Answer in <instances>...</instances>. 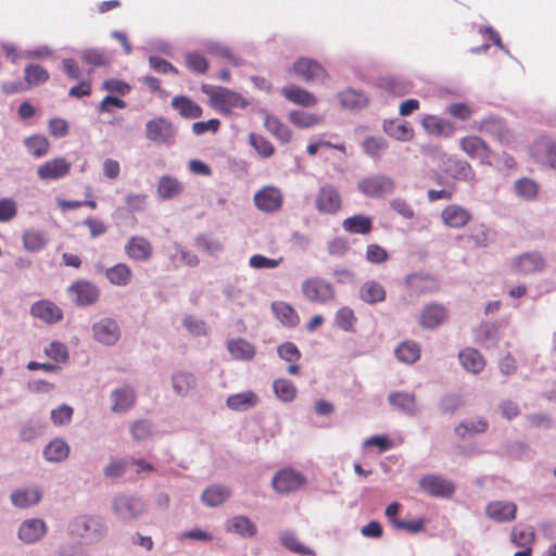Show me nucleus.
Segmentation results:
<instances>
[{"label":"nucleus","mask_w":556,"mask_h":556,"mask_svg":"<svg viewBox=\"0 0 556 556\" xmlns=\"http://www.w3.org/2000/svg\"><path fill=\"white\" fill-rule=\"evenodd\" d=\"M195 245L198 249L211 255L223 250V243L207 233L198 235L195 238Z\"/></svg>","instance_id":"4d7b16f0"},{"label":"nucleus","mask_w":556,"mask_h":556,"mask_svg":"<svg viewBox=\"0 0 556 556\" xmlns=\"http://www.w3.org/2000/svg\"><path fill=\"white\" fill-rule=\"evenodd\" d=\"M315 208L323 215H334L342 208V197L331 184L321 186L315 195Z\"/></svg>","instance_id":"20e7f679"},{"label":"nucleus","mask_w":556,"mask_h":556,"mask_svg":"<svg viewBox=\"0 0 556 556\" xmlns=\"http://www.w3.org/2000/svg\"><path fill=\"white\" fill-rule=\"evenodd\" d=\"M228 530L241 536L251 538L256 533L255 525L244 516H237L229 522Z\"/></svg>","instance_id":"09e8293b"},{"label":"nucleus","mask_w":556,"mask_h":556,"mask_svg":"<svg viewBox=\"0 0 556 556\" xmlns=\"http://www.w3.org/2000/svg\"><path fill=\"white\" fill-rule=\"evenodd\" d=\"M306 482L305 477L291 468L278 471L271 481L273 488L278 493H290L300 490Z\"/></svg>","instance_id":"0eeeda50"},{"label":"nucleus","mask_w":556,"mask_h":556,"mask_svg":"<svg viewBox=\"0 0 556 556\" xmlns=\"http://www.w3.org/2000/svg\"><path fill=\"white\" fill-rule=\"evenodd\" d=\"M288 117L298 128H311L323 123V116L300 110L291 111Z\"/></svg>","instance_id":"c03bdc74"},{"label":"nucleus","mask_w":556,"mask_h":556,"mask_svg":"<svg viewBox=\"0 0 556 556\" xmlns=\"http://www.w3.org/2000/svg\"><path fill=\"white\" fill-rule=\"evenodd\" d=\"M125 253L132 261L147 262L153 254V247L148 239L132 236L125 244Z\"/></svg>","instance_id":"aec40b11"},{"label":"nucleus","mask_w":556,"mask_h":556,"mask_svg":"<svg viewBox=\"0 0 556 556\" xmlns=\"http://www.w3.org/2000/svg\"><path fill=\"white\" fill-rule=\"evenodd\" d=\"M386 134L400 141H409L414 137V129L407 122L389 121L384 122Z\"/></svg>","instance_id":"f704fd0d"},{"label":"nucleus","mask_w":556,"mask_h":556,"mask_svg":"<svg viewBox=\"0 0 556 556\" xmlns=\"http://www.w3.org/2000/svg\"><path fill=\"white\" fill-rule=\"evenodd\" d=\"M394 354L400 362L414 364L420 358L421 350L417 342L405 340L395 348Z\"/></svg>","instance_id":"473e14b6"},{"label":"nucleus","mask_w":556,"mask_h":556,"mask_svg":"<svg viewBox=\"0 0 556 556\" xmlns=\"http://www.w3.org/2000/svg\"><path fill=\"white\" fill-rule=\"evenodd\" d=\"M357 189L368 198H382L393 193L395 181L386 175H371L357 182Z\"/></svg>","instance_id":"7ed1b4c3"},{"label":"nucleus","mask_w":556,"mask_h":556,"mask_svg":"<svg viewBox=\"0 0 556 556\" xmlns=\"http://www.w3.org/2000/svg\"><path fill=\"white\" fill-rule=\"evenodd\" d=\"M17 215V204L11 198L0 199V223H8Z\"/></svg>","instance_id":"774afa93"},{"label":"nucleus","mask_w":556,"mask_h":556,"mask_svg":"<svg viewBox=\"0 0 556 556\" xmlns=\"http://www.w3.org/2000/svg\"><path fill=\"white\" fill-rule=\"evenodd\" d=\"M106 279L115 286H127L132 277L130 267L125 263H118L105 270Z\"/></svg>","instance_id":"58836bf2"},{"label":"nucleus","mask_w":556,"mask_h":556,"mask_svg":"<svg viewBox=\"0 0 556 556\" xmlns=\"http://www.w3.org/2000/svg\"><path fill=\"white\" fill-rule=\"evenodd\" d=\"M146 136L155 143H170L175 138V128L167 118L156 117L146 124Z\"/></svg>","instance_id":"6e6552de"},{"label":"nucleus","mask_w":556,"mask_h":556,"mask_svg":"<svg viewBox=\"0 0 556 556\" xmlns=\"http://www.w3.org/2000/svg\"><path fill=\"white\" fill-rule=\"evenodd\" d=\"M230 496V491L220 485H211L202 493V502L211 507L222 505Z\"/></svg>","instance_id":"37998d69"},{"label":"nucleus","mask_w":556,"mask_h":556,"mask_svg":"<svg viewBox=\"0 0 556 556\" xmlns=\"http://www.w3.org/2000/svg\"><path fill=\"white\" fill-rule=\"evenodd\" d=\"M343 229L349 233H369L372 229V219L363 214H356L342 222Z\"/></svg>","instance_id":"72a5a7b5"},{"label":"nucleus","mask_w":556,"mask_h":556,"mask_svg":"<svg viewBox=\"0 0 556 556\" xmlns=\"http://www.w3.org/2000/svg\"><path fill=\"white\" fill-rule=\"evenodd\" d=\"M338 99L341 105L349 110H361L367 106L369 99L368 97L357 90L348 88L338 94Z\"/></svg>","instance_id":"2f4dec72"},{"label":"nucleus","mask_w":556,"mask_h":556,"mask_svg":"<svg viewBox=\"0 0 556 556\" xmlns=\"http://www.w3.org/2000/svg\"><path fill=\"white\" fill-rule=\"evenodd\" d=\"M281 93L290 102L304 108H313L317 103V100L312 92L295 85L285 86L281 89Z\"/></svg>","instance_id":"bb28decb"},{"label":"nucleus","mask_w":556,"mask_h":556,"mask_svg":"<svg viewBox=\"0 0 556 556\" xmlns=\"http://www.w3.org/2000/svg\"><path fill=\"white\" fill-rule=\"evenodd\" d=\"M203 91L210 96L212 104L220 112L230 113L236 109H245L248 105L245 98L227 88L217 87L210 91L203 87Z\"/></svg>","instance_id":"f03ea898"},{"label":"nucleus","mask_w":556,"mask_h":556,"mask_svg":"<svg viewBox=\"0 0 556 556\" xmlns=\"http://www.w3.org/2000/svg\"><path fill=\"white\" fill-rule=\"evenodd\" d=\"M357 321V318L353 312L352 308L348 306H343L340 309L337 311L334 315V323L336 325L346 332L354 331L355 324Z\"/></svg>","instance_id":"3c124183"},{"label":"nucleus","mask_w":556,"mask_h":556,"mask_svg":"<svg viewBox=\"0 0 556 556\" xmlns=\"http://www.w3.org/2000/svg\"><path fill=\"white\" fill-rule=\"evenodd\" d=\"M405 286L412 295L420 296L429 293L438 292L440 289L439 281L430 274L414 273L405 278Z\"/></svg>","instance_id":"423d86ee"},{"label":"nucleus","mask_w":556,"mask_h":556,"mask_svg":"<svg viewBox=\"0 0 556 556\" xmlns=\"http://www.w3.org/2000/svg\"><path fill=\"white\" fill-rule=\"evenodd\" d=\"M113 406L112 410L122 413L129 409L136 400L135 391L128 387L116 389L112 393Z\"/></svg>","instance_id":"ea45409f"},{"label":"nucleus","mask_w":556,"mask_h":556,"mask_svg":"<svg viewBox=\"0 0 556 556\" xmlns=\"http://www.w3.org/2000/svg\"><path fill=\"white\" fill-rule=\"evenodd\" d=\"M545 266V261L540 253H523L513 260L511 270L518 275H531L541 271Z\"/></svg>","instance_id":"4468645a"},{"label":"nucleus","mask_w":556,"mask_h":556,"mask_svg":"<svg viewBox=\"0 0 556 556\" xmlns=\"http://www.w3.org/2000/svg\"><path fill=\"white\" fill-rule=\"evenodd\" d=\"M447 318V311L444 305L429 303L425 305L418 316L419 325L426 329H433L442 325Z\"/></svg>","instance_id":"a211bd4d"},{"label":"nucleus","mask_w":556,"mask_h":556,"mask_svg":"<svg viewBox=\"0 0 556 556\" xmlns=\"http://www.w3.org/2000/svg\"><path fill=\"white\" fill-rule=\"evenodd\" d=\"M172 106L186 118H199L202 115V108L186 96L174 97Z\"/></svg>","instance_id":"c756f323"},{"label":"nucleus","mask_w":556,"mask_h":556,"mask_svg":"<svg viewBox=\"0 0 556 556\" xmlns=\"http://www.w3.org/2000/svg\"><path fill=\"white\" fill-rule=\"evenodd\" d=\"M25 144L29 153L37 159L46 155L50 148L48 139L42 136H33L26 139Z\"/></svg>","instance_id":"13d9d810"},{"label":"nucleus","mask_w":556,"mask_h":556,"mask_svg":"<svg viewBox=\"0 0 556 556\" xmlns=\"http://www.w3.org/2000/svg\"><path fill=\"white\" fill-rule=\"evenodd\" d=\"M280 541L282 545L292 553L299 555L315 556L314 551L301 544L293 532H282L280 535Z\"/></svg>","instance_id":"8fccbe9b"},{"label":"nucleus","mask_w":556,"mask_h":556,"mask_svg":"<svg viewBox=\"0 0 556 556\" xmlns=\"http://www.w3.org/2000/svg\"><path fill=\"white\" fill-rule=\"evenodd\" d=\"M30 315L49 325L56 324L63 319L62 309L50 300H39L33 303Z\"/></svg>","instance_id":"2eb2a0df"},{"label":"nucleus","mask_w":556,"mask_h":556,"mask_svg":"<svg viewBox=\"0 0 556 556\" xmlns=\"http://www.w3.org/2000/svg\"><path fill=\"white\" fill-rule=\"evenodd\" d=\"M249 143L256 150L262 157H270L275 153L274 144L265 137L257 134L249 135Z\"/></svg>","instance_id":"5fc2aeb1"},{"label":"nucleus","mask_w":556,"mask_h":556,"mask_svg":"<svg viewBox=\"0 0 556 556\" xmlns=\"http://www.w3.org/2000/svg\"><path fill=\"white\" fill-rule=\"evenodd\" d=\"M515 192L525 199H534L539 192V186L529 178H521L515 182Z\"/></svg>","instance_id":"e2e57ef3"},{"label":"nucleus","mask_w":556,"mask_h":556,"mask_svg":"<svg viewBox=\"0 0 556 556\" xmlns=\"http://www.w3.org/2000/svg\"><path fill=\"white\" fill-rule=\"evenodd\" d=\"M184 191L182 184L175 177L164 175L157 184V194L162 200L173 199Z\"/></svg>","instance_id":"c9c22d12"},{"label":"nucleus","mask_w":556,"mask_h":556,"mask_svg":"<svg viewBox=\"0 0 556 556\" xmlns=\"http://www.w3.org/2000/svg\"><path fill=\"white\" fill-rule=\"evenodd\" d=\"M301 292L309 303L327 304L336 299L333 285L320 277H309L302 281Z\"/></svg>","instance_id":"f257e3e1"},{"label":"nucleus","mask_w":556,"mask_h":556,"mask_svg":"<svg viewBox=\"0 0 556 556\" xmlns=\"http://www.w3.org/2000/svg\"><path fill=\"white\" fill-rule=\"evenodd\" d=\"M71 167V163L64 157H55L41 164L37 168V175L41 180H58L67 176Z\"/></svg>","instance_id":"dca6fc26"},{"label":"nucleus","mask_w":556,"mask_h":556,"mask_svg":"<svg viewBox=\"0 0 556 556\" xmlns=\"http://www.w3.org/2000/svg\"><path fill=\"white\" fill-rule=\"evenodd\" d=\"M419 489L432 497H451L455 493V484L438 475H425L418 481Z\"/></svg>","instance_id":"39448f33"},{"label":"nucleus","mask_w":556,"mask_h":556,"mask_svg":"<svg viewBox=\"0 0 556 556\" xmlns=\"http://www.w3.org/2000/svg\"><path fill=\"white\" fill-rule=\"evenodd\" d=\"M475 129L494 137L501 144H510L514 141V134L500 118H486L475 124Z\"/></svg>","instance_id":"1a4fd4ad"},{"label":"nucleus","mask_w":556,"mask_h":556,"mask_svg":"<svg viewBox=\"0 0 556 556\" xmlns=\"http://www.w3.org/2000/svg\"><path fill=\"white\" fill-rule=\"evenodd\" d=\"M195 386V378L189 372H177L173 377V388L178 395H187Z\"/></svg>","instance_id":"864d4df0"},{"label":"nucleus","mask_w":556,"mask_h":556,"mask_svg":"<svg viewBox=\"0 0 556 556\" xmlns=\"http://www.w3.org/2000/svg\"><path fill=\"white\" fill-rule=\"evenodd\" d=\"M363 148L369 156L378 159L387 150L388 143L382 138L368 137L364 140Z\"/></svg>","instance_id":"680f3d73"},{"label":"nucleus","mask_w":556,"mask_h":556,"mask_svg":"<svg viewBox=\"0 0 556 556\" xmlns=\"http://www.w3.org/2000/svg\"><path fill=\"white\" fill-rule=\"evenodd\" d=\"M532 157L542 164L556 167V141L542 137L534 141L531 148Z\"/></svg>","instance_id":"f3484780"},{"label":"nucleus","mask_w":556,"mask_h":556,"mask_svg":"<svg viewBox=\"0 0 556 556\" xmlns=\"http://www.w3.org/2000/svg\"><path fill=\"white\" fill-rule=\"evenodd\" d=\"M47 240L45 236L37 230H28L23 235L24 248L29 252H36L45 248Z\"/></svg>","instance_id":"bf43d9fd"},{"label":"nucleus","mask_w":556,"mask_h":556,"mask_svg":"<svg viewBox=\"0 0 556 556\" xmlns=\"http://www.w3.org/2000/svg\"><path fill=\"white\" fill-rule=\"evenodd\" d=\"M227 349L231 356L239 361L252 359L255 355V348L253 344L244 339H231L227 343Z\"/></svg>","instance_id":"4c0bfd02"},{"label":"nucleus","mask_w":556,"mask_h":556,"mask_svg":"<svg viewBox=\"0 0 556 556\" xmlns=\"http://www.w3.org/2000/svg\"><path fill=\"white\" fill-rule=\"evenodd\" d=\"M516 511L517 506L511 502H492L485 508L486 516L497 522L514 520Z\"/></svg>","instance_id":"4be33fe9"},{"label":"nucleus","mask_w":556,"mask_h":556,"mask_svg":"<svg viewBox=\"0 0 556 556\" xmlns=\"http://www.w3.org/2000/svg\"><path fill=\"white\" fill-rule=\"evenodd\" d=\"M113 507L122 518L126 519H135L143 511V504L139 500L125 495L116 497Z\"/></svg>","instance_id":"5701e85b"},{"label":"nucleus","mask_w":556,"mask_h":556,"mask_svg":"<svg viewBox=\"0 0 556 556\" xmlns=\"http://www.w3.org/2000/svg\"><path fill=\"white\" fill-rule=\"evenodd\" d=\"M254 203L260 211L274 213L281 208L283 203V195L280 189L273 186H267L254 194Z\"/></svg>","instance_id":"9d476101"},{"label":"nucleus","mask_w":556,"mask_h":556,"mask_svg":"<svg viewBox=\"0 0 556 556\" xmlns=\"http://www.w3.org/2000/svg\"><path fill=\"white\" fill-rule=\"evenodd\" d=\"M387 292L384 287L375 280L366 281L359 289V298L368 304H376L386 300Z\"/></svg>","instance_id":"c85d7f7f"},{"label":"nucleus","mask_w":556,"mask_h":556,"mask_svg":"<svg viewBox=\"0 0 556 556\" xmlns=\"http://www.w3.org/2000/svg\"><path fill=\"white\" fill-rule=\"evenodd\" d=\"M207 50L211 54L225 60L233 66H239L241 64L240 59L226 46L215 43L208 46Z\"/></svg>","instance_id":"69168bd1"},{"label":"nucleus","mask_w":556,"mask_h":556,"mask_svg":"<svg viewBox=\"0 0 556 556\" xmlns=\"http://www.w3.org/2000/svg\"><path fill=\"white\" fill-rule=\"evenodd\" d=\"M488 429V421L484 418H480L477 421L462 422L455 428V433L459 438L466 435L483 433Z\"/></svg>","instance_id":"6e6d98bb"},{"label":"nucleus","mask_w":556,"mask_h":556,"mask_svg":"<svg viewBox=\"0 0 556 556\" xmlns=\"http://www.w3.org/2000/svg\"><path fill=\"white\" fill-rule=\"evenodd\" d=\"M80 58L84 63L96 67L106 66L110 63L108 55L99 49L84 50Z\"/></svg>","instance_id":"0e129e2a"},{"label":"nucleus","mask_w":556,"mask_h":556,"mask_svg":"<svg viewBox=\"0 0 556 556\" xmlns=\"http://www.w3.org/2000/svg\"><path fill=\"white\" fill-rule=\"evenodd\" d=\"M257 402V395L252 391H247L228 396L226 404L232 410H247L255 406Z\"/></svg>","instance_id":"a19ab883"},{"label":"nucleus","mask_w":556,"mask_h":556,"mask_svg":"<svg viewBox=\"0 0 556 556\" xmlns=\"http://www.w3.org/2000/svg\"><path fill=\"white\" fill-rule=\"evenodd\" d=\"M389 403L407 413L414 414L417 412V403L414 394L403 393V392H394L389 395Z\"/></svg>","instance_id":"a18cd8bd"},{"label":"nucleus","mask_w":556,"mask_h":556,"mask_svg":"<svg viewBox=\"0 0 556 556\" xmlns=\"http://www.w3.org/2000/svg\"><path fill=\"white\" fill-rule=\"evenodd\" d=\"M292 71L305 81H325L328 78V73L321 64L308 58L296 60L292 65Z\"/></svg>","instance_id":"9b49d317"},{"label":"nucleus","mask_w":556,"mask_h":556,"mask_svg":"<svg viewBox=\"0 0 556 556\" xmlns=\"http://www.w3.org/2000/svg\"><path fill=\"white\" fill-rule=\"evenodd\" d=\"M421 125L427 134L435 137H450L455 130L447 119L435 115H426L421 121Z\"/></svg>","instance_id":"393cba45"},{"label":"nucleus","mask_w":556,"mask_h":556,"mask_svg":"<svg viewBox=\"0 0 556 556\" xmlns=\"http://www.w3.org/2000/svg\"><path fill=\"white\" fill-rule=\"evenodd\" d=\"M462 150L473 160L482 164H490L492 150L489 144L478 136H467L460 140Z\"/></svg>","instance_id":"f8f14e48"},{"label":"nucleus","mask_w":556,"mask_h":556,"mask_svg":"<svg viewBox=\"0 0 556 556\" xmlns=\"http://www.w3.org/2000/svg\"><path fill=\"white\" fill-rule=\"evenodd\" d=\"M46 533V525L40 519H29L24 521L18 530V536L26 543L38 541Z\"/></svg>","instance_id":"cd10ccee"},{"label":"nucleus","mask_w":556,"mask_h":556,"mask_svg":"<svg viewBox=\"0 0 556 556\" xmlns=\"http://www.w3.org/2000/svg\"><path fill=\"white\" fill-rule=\"evenodd\" d=\"M510 541L518 547H531L534 542V532L531 528H514L510 534Z\"/></svg>","instance_id":"052dcab7"},{"label":"nucleus","mask_w":556,"mask_h":556,"mask_svg":"<svg viewBox=\"0 0 556 556\" xmlns=\"http://www.w3.org/2000/svg\"><path fill=\"white\" fill-rule=\"evenodd\" d=\"M441 218L445 226L451 228H463L471 219V214L459 205H447L441 213Z\"/></svg>","instance_id":"412c9836"},{"label":"nucleus","mask_w":556,"mask_h":556,"mask_svg":"<svg viewBox=\"0 0 556 556\" xmlns=\"http://www.w3.org/2000/svg\"><path fill=\"white\" fill-rule=\"evenodd\" d=\"M275 395L282 402H292L296 395L298 390L292 381L279 378L273 382Z\"/></svg>","instance_id":"de8ad7c7"},{"label":"nucleus","mask_w":556,"mask_h":556,"mask_svg":"<svg viewBox=\"0 0 556 556\" xmlns=\"http://www.w3.org/2000/svg\"><path fill=\"white\" fill-rule=\"evenodd\" d=\"M100 521L93 517L80 516L74 519L70 526V531L76 538L97 536Z\"/></svg>","instance_id":"a878e982"},{"label":"nucleus","mask_w":556,"mask_h":556,"mask_svg":"<svg viewBox=\"0 0 556 556\" xmlns=\"http://www.w3.org/2000/svg\"><path fill=\"white\" fill-rule=\"evenodd\" d=\"M73 301L81 306L96 303L100 296L99 288L90 281L78 280L67 289Z\"/></svg>","instance_id":"ddd939ff"},{"label":"nucleus","mask_w":556,"mask_h":556,"mask_svg":"<svg viewBox=\"0 0 556 556\" xmlns=\"http://www.w3.org/2000/svg\"><path fill=\"white\" fill-rule=\"evenodd\" d=\"M93 338L103 344L113 345L119 337L121 331L117 323L111 318H103L92 326Z\"/></svg>","instance_id":"6ab92c4d"},{"label":"nucleus","mask_w":556,"mask_h":556,"mask_svg":"<svg viewBox=\"0 0 556 556\" xmlns=\"http://www.w3.org/2000/svg\"><path fill=\"white\" fill-rule=\"evenodd\" d=\"M459 362L464 369L471 374H480L485 367L482 354L473 348H465L458 353Z\"/></svg>","instance_id":"b1692460"},{"label":"nucleus","mask_w":556,"mask_h":556,"mask_svg":"<svg viewBox=\"0 0 556 556\" xmlns=\"http://www.w3.org/2000/svg\"><path fill=\"white\" fill-rule=\"evenodd\" d=\"M25 83L28 89L31 86L43 84L49 79V73L46 68L38 64H29L25 67Z\"/></svg>","instance_id":"603ef678"},{"label":"nucleus","mask_w":556,"mask_h":556,"mask_svg":"<svg viewBox=\"0 0 556 556\" xmlns=\"http://www.w3.org/2000/svg\"><path fill=\"white\" fill-rule=\"evenodd\" d=\"M265 128L281 143H289L292 139V131L279 118L267 115L264 121Z\"/></svg>","instance_id":"e433bc0d"},{"label":"nucleus","mask_w":556,"mask_h":556,"mask_svg":"<svg viewBox=\"0 0 556 556\" xmlns=\"http://www.w3.org/2000/svg\"><path fill=\"white\" fill-rule=\"evenodd\" d=\"M41 500V493L38 489H23L14 491L11 494V501L13 505L26 508L31 505L39 503Z\"/></svg>","instance_id":"79ce46f5"},{"label":"nucleus","mask_w":556,"mask_h":556,"mask_svg":"<svg viewBox=\"0 0 556 556\" xmlns=\"http://www.w3.org/2000/svg\"><path fill=\"white\" fill-rule=\"evenodd\" d=\"M186 65L190 71L204 74L208 70L207 60L198 52H191L186 56Z\"/></svg>","instance_id":"338daca9"},{"label":"nucleus","mask_w":556,"mask_h":556,"mask_svg":"<svg viewBox=\"0 0 556 556\" xmlns=\"http://www.w3.org/2000/svg\"><path fill=\"white\" fill-rule=\"evenodd\" d=\"M70 446L65 441L55 439L51 441L43 451V456L48 462H62L67 458Z\"/></svg>","instance_id":"49530a36"},{"label":"nucleus","mask_w":556,"mask_h":556,"mask_svg":"<svg viewBox=\"0 0 556 556\" xmlns=\"http://www.w3.org/2000/svg\"><path fill=\"white\" fill-rule=\"evenodd\" d=\"M271 311L280 323L286 327H295L300 323L296 311L288 303L278 301L271 304Z\"/></svg>","instance_id":"7c9ffc66"}]
</instances>
